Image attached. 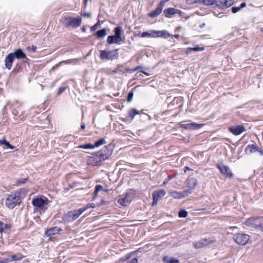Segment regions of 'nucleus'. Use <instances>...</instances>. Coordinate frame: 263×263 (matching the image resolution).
<instances>
[{"label":"nucleus","mask_w":263,"mask_h":263,"mask_svg":"<svg viewBox=\"0 0 263 263\" xmlns=\"http://www.w3.org/2000/svg\"><path fill=\"white\" fill-rule=\"evenodd\" d=\"M81 61L80 59H69L67 60L63 61L61 62L59 64L62 63H64L66 64H77L79 63Z\"/></svg>","instance_id":"obj_28"},{"label":"nucleus","mask_w":263,"mask_h":263,"mask_svg":"<svg viewBox=\"0 0 263 263\" xmlns=\"http://www.w3.org/2000/svg\"><path fill=\"white\" fill-rule=\"evenodd\" d=\"M21 68V65L19 64H17L15 68L13 69V72L15 73H17L19 71V69Z\"/></svg>","instance_id":"obj_56"},{"label":"nucleus","mask_w":263,"mask_h":263,"mask_svg":"<svg viewBox=\"0 0 263 263\" xmlns=\"http://www.w3.org/2000/svg\"><path fill=\"white\" fill-rule=\"evenodd\" d=\"M95 189L97 190V192H99L101 190H103V187L101 185H97L95 186Z\"/></svg>","instance_id":"obj_57"},{"label":"nucleus","mask_w":263,"mask_h":263,"mask_svg":"<svg viewBox=\"0 0 263 263\" xmlns=\"http://www.w3.org/2000/svg\"><path fill=\"white\" fill-rule=\"evenodd\" d=\"M170 195L175 199H181L189 195L187 191L184 190L182 192L172 191L170 193Z\"/></svg>","instance_id":"obj_18"},{"label":"nucleus","mask_w":263,"mask_h":263,"mask_svg":"<svg viewBox=\"0 0 263 263\" xmlns=\"http://www.w3.org/2000/svg\"><path fill=\"white\" fill-rule=\"evenodd\" d=\"M185 3L189 5H192L196 4H200V0H186Z\"/></svg>","instance_id":"obj_44"},{"label":"nucleus","mask_w":263,"mask_h":263,"mask_svg":"<svg viewBox=\"0 0 263 263\" xmlns=\"http://www.w3.org/2000/svg\"><path fill=\"white\" fill-rule=\"evenodd\" d=\"M183 12L179 9H177V12H176V14H178L180 16H181L182 15Z\"/></svg>","instance_id":"obj_59"},{"label":"nucleus","mask_w":263,"mask_h":263,"mask_svg":"<svg viewBox=\"0 0 263 263\" xmlns=\"http://www.w3.org/2000/svg\"><path fill=\"white\" fill-rule=\"evenodd\" d=\"M107 42L109 44L116 43L120 45L123 42V40H120L115 35H111L107 37Z\"/></svg>","instance_id":"obj_20"},{"label":"nucleus","mask_w":263,"mask_h":263,"mask_svg":"<svg viewBox=\"0 0 263 263\" xmlns=\"http://www.w3.org/2000/svg\"><path fill=\"white\" fill-rule=\"evenodd\" d=\"M119 57L118 49L112 50H100V58L106 61L118 59Z\"/></svg>","instance_id":"obj_3"},{"label":"nucleus","mask_w":263,"mask_h":263,"mask_svg":"<svg viewBox=\"0 0 263 263\" xmlns=\"http://www.w3.org/2000/svg\"><path fill=\"white\" fill-rule=\"evenodd\" d=\"M99 26H100V22L99 21H98L94 25L91 27L90 31L92 32L95 31L97 28Z\"/></svg>","instance_id":"obj_50"},{"label":"nucleus","mask_w":263,"mask_h":263,"mask_svg":"<svg viewBox=\"0 0 263 263\" xmlns=\"http://www.w3.org/2000/svg\"><path fill=\"white\" fill-rule=\"evenodd\" d=\"M37 47L36 46L32 45L31 46H28L26 48V49L29 51L32 52H35L36 51Z\"/></svg>","instance_id":"obj_47"},{"label":"nucleus","mask_w":263,"mask_h":263,"mask_svg":"<svg viewBox=\"0 0 263 263\" xmlns=\"http://www.w3.org/2000/svg\"><path fill=\"white\" fill-rule=\"evenodd\" d=\"M22 191V190L21 189L14 193H11L8 196L5 201V205L8 208L13 209L20 204L22 202L21 198Z\"/></svg>","instance_id":"obj_1"},{"label":"nucleus","mask_w":263,"mask_h":263,"mask_svg":"<svg viewBox=\"0 0 263 263\" xmlns=\"http://www.w3.org/2000/svg\"><path fill=\"white\" fill-rule=\"evenodd\" d=\"M15 58L12 55V53H9L5 60V65L8 69L10 70L12 68L13 62Z\"/></svg>","instance_id":"obj_16"},{"label":"nucleus","mask_w":263,"mask_h":263,"mask_svg":"<svg viewBox=\"0 0 263 263\" xmlns=\"http://www.w3.org/2000/svg\"><path fill=\"white\" fill-rule=\"evenodd\" d=\"M179 125L186 129L194 130L199 129L203 126L202 124H198L196 123H184L183 122H180L179 123Z\"/></svg>","instance_id":"obj_12"},{"label":"nucleus","mask_w":263,"mask_h":263,"mask_svg":"<svg viewBox=\"0 0 263 263\" xmlns=\"http://www.w3.org/2000/svg\"><path fill=\"white\" fill-rule=\"evenodd\" d=\"M233 239L237 244L239 245H245L249 241L250 236L244 233H238L234 235Z\"/></svg>","instance_id":"obj_8"},{"label":"nucleus","mask_w":263,"mask_h":263,"mask_svg":"<svg viewBox=\"0 0 263 263\" xmlns=\"http://www.w3.org/2000/svg\"><path fill=\"white\" fill-rule=\"evenodd\" d=\"M164 263H178L179 260L178 259L173 257H168L166 256H164L162 259Z\"/></svg>","instance_id":"obj_26"},{"label":"nucleus","mask_w":263,"mask_h":263,"mask_svg":"<svg viewBox=\"0 0 263 263\" xmlns=\"http://www.w3.org/2000/svg\"><path fill=\"white\" fill-rule=\"evenodd\" d=\"M177 12V9L174 8H169L167 9H165L163 11V13L166 17H170L171 16L174 15L176 14V12Z\"/></svg>","instance_id":"obj_23"},{"label":"nucleus","mask_w":263,"mask_h":263,"mask_svg":"<svg viewBox=\"0 0 263 263\" xmlns=\"http://www.w3.org/2000/svg\"><path fill=\"white\" fill-rule=\"evenodd\" d=\"M105 143L106 142H105V139L104 138H101L99 140L96 141L95 142L94 144H93V146H94V148H95L96 147H99L100 145L105 144Z\"/></svg>","instance_id":"obj_38"},{"label":"nucleus","mask_w":263,"mask_h":263,"mask_svg":"<svg viewBox=\"0 0 263 263\" xmlns=\"http://www.w3.org/2000/svg\"><path fill=\"white\" fill-rule=\"evenodd\" d=\"M263 218L261 217H252L247 219L246 224L257 230Z\"/></svg>","instance_id":"obj_7"},{"label":"nucleus","mask_w":263,"mask_h":263,"mask_svg":"<svg viewBox=\"0 0 263 263\" xmlns=\"http://www.w3.org/2000/svg\"><path fill=\"white\" fill-rule=\"evenodd\" d=\"M11 228V224L4 223L0 221V233L4 232L6 230H9Z\"/></svg>","instance_id":"obj_32"},{"label":"nucleus","mask_w":263,"mask_h":263,"mask_svg":"<svg viewBox=\"0 0 263 263\" xmlns=\"http://www.w3.org/2000/svg\"><path fill=\"white\" fill-rule=\"evenodd\" d=\"M122 28L120 26H117L114 29V35L119 38L120 40H123L122 37Z\"/></svg>","instance_id":"obj_29"},{"label":"nucleus","mask_w":263,"mask_h":263,"mask_svg":"<svg viewBox=\"0 0 263 263\" xmlns=\"http://www.w3.org/2000/svg\"><path fill=\"white\" fill-rule=\"evenodd\" d=\"M23 256L21 253L12 255L10 256V262L13 261H19L22 259Z\"/></svg>","instance_id":"obj_30"},{"label":"nucleus","mask_w":263,"mask_h":263,"mask_svg":"<svg viewBox=\"0 0 263 263\" xmlns=\"http://www.w3.org/2000/svg\"><path fill=\"white\" fill-rule=\"evenodd\" d=\"M10 262L9 258H6L4 259L0 258V263H8Z\"/></svg>","instance_id":"obj_53"},{"label":"nucleus","mask_w":263,"mask_h":263,"mask_svg":"<svg viewBox=\"0 0 263 263\" xmlns=\"http://www.w3.org/2000/svg\"><path fill=\"white\" fill-rule=\"evenodd\" d=\"M157 37H161L164 39H167L171 36V34L168 32L167 31L163 30H157Z\"/></svg>","instance_id":"obj_25"},{"label":"nucleus","mask_w":263,"mask_h":263,"mask_svg":"<svg viewBox=\"0 0 263 263\" xmlns=\"http://www.w3.org/2000/svg\"><path fill=\"white\" fill-rule=\"evenodd\" d=\"M170 0H161L158 6L157 7L158 8H159L161 11H162V9L163 8V7L165 5V4L168 2Z\"/></svg>","instance_id":"obj_45"},{"label":"nucleus","mask_w":263,"mask_h":263,"mask_svg":"<svg viewBox=\"0 0 263 263\" xmlns=\"http://www.w3.org/2000/svg\"><path fill=\"white\" fill-rule=\"evenodd\" d=\"M259 151L260 148L256 144H249L246 147L245 152L247 154H250L256 152L259 153Z\"/></svg>","instance_id":"obj_19"},{"label":"nucleus","mask_w":263,"mask_h":263,"mask_svg":"<svg viewBox=\"0 0 263 263\" xmlns=\"http://www.w3.org/2000/svg\"><path fill=\"white\" fill-rule=\"evenodd\" d=\"M63 23L67 27L75 28L81 26L82 23V18L81 17H72L70 16H65L63 17Z\"/></svg>","instance_id":"obj_4"},{"label":"nucleus","mask_w":263,"mask_h":263,"mask_svg":"<svg viewBox=\"0 0 263 263\" xmlns=\"http://www.w3.org/2000/svg\"><path fill=\"white\" fill-rule=\"evenodd\" d=\"M157 30H150L142 32L140 36L141 37H157Z\"/></svg>","instance_id":"obj_21"},{"label":"nucleus","mask_w":263,"mask_h":263,"mask_svg":"<svg viewBox=\"0 0 263 263\" xmlns=\"http://www.w3.org/2000/svg\"><path fill=\"white\" fill-rule=\"evenodd\" d=\"M179 36H180L178 34H174V35H172V37H174L176 39H178L179 37Z\"/></svg>","instance_id":"obj_64"},{"label":"nucleus","mask_w":263,"mask_h":263,"mask_svg":"<svg viewBox=\"0 0 263 263\" xmlns=\"http://www.w3.org/2000/svg\"><path fill=\"white\" fill-rule=\"evenodd\" d=\"M257 231H258L263 234V220L261 222V224L259 226V227Z\"/></svg>","instance_id":"obj_55"},{"label":"nucleus","mask_w":263,"mask_h":263,"mask_svg":"<svg viewBox=\"0 0 263 263\" xmlns=\"http://www.w3.org/2000/svg\"><path fill=\"white\" fill-rule=\"evenodd\" d=\"M130 201L128 200L127 197L119 198L118 200V203L123 206H126L129 203Z\"/></svg>","instance_id":"obj_33"},{"label":"nucleus","mask_w":263,"mask_h":263,"mask_svg":"<svg viewBox=\"0 0 263 263\" xmlns=\"http://www.w3.org/2000/svg\"><path fill=\"white\" fill-rule=\"evenodd\" d=\"M27 180V178H20L17 180L15 185L17 186H19L22 184H24L26 183Z\"/></svg>","instance_id":"obj_43"},{"label":"nucleus","mask_w":263,"mask_h":263,"mask_svg":"<svg viewBox=\"0 0 263 263\" xmlns=\"http://www.w3.org/2000/svg\"><path fill=\"white\" fill-rule=\"evenodd\" d=\"M88 0H84V8H86V7H87V2H88Z\"/></svg>","instance_id":"obj_62"},{"label":"nucleus","mask_w":263,"mask_h":263,"mask_svg":"<svg viewBox=\"0 0 263 263\" xmlns=\"http://www.w3.org/2000/svg\"><path fill=\"white\" fill-rule=\"evenodd\" d=\"M130 263H138V259L136 258H132L130 261Z\"/></svg>","instance_id":"obj_58"},{"label":"nucleus","mask_w":263,"mask_h":263,"mask_svg":"<svg viewBox=\"0 0 263 263\" xmlns=\"http://www.w3.org/2000/svg\"><path fill=\"white\" fill-rule=\"evenodd\" d=\"M104 161V160L102 159V157H101L100 154L97 152L88 158L87 162L88 165L95 166L101 165L102 162Z\"/></svg>","instance_id":"obj_9"},{"label":"nucleus","mask_w":263,"mask_h":263,"mask_svg":"<svg viewBox=\"0 0 263 263\" xmlns=\"http://www.w3.org/2000/svg\"><path fill=\"white\" fill-rule=\"evenodd\" d=\"M0 145H5L8 148H10L11 149H13L15 148V146L10 144V143L8 141H7L5 138H4L3 140H0Z\"/></svg>","instance_id":"obj_34"},{"label":"nucleus","mask_w":263,"mask_h":263,"mask_svg":"<svg viewBox=\"0 0 263 263\" xmlns=\"http://www.w3.org/2000/svg\"><path fill=\"white\" fill-rule=\"evenodd\" d=\"M83 213L81 208L69 211L64 216L65 220L71 222L77 219Z\"/></svg>","instance_id":"obj_5"},{"label":"nucleus","mask_w":263,"mask_h":263,"mask_svg":"<svg viewBox=\"0 0 263 263\" xmlns=\"http://www.w3.org/2000/svg\"><path fill=\"white\" fill-rule=\"evenodd\" d=\"M99 192H97V190L95 189L94 192H93V199H95V198L97 197V195H98V193Z\"/></svg>","instance_id":"obj_60"},{"label":"nucleus","mask_w":263,"mask_h":263,"mask_svg":"<svg viewBox=\"0 0 263 263\" xmlns=\"http://www.w3.org/2000/svg\"><path fill=\"white\" fill-rule=\"evenodd\" d=\"M31 202L32 205L39 211H45L48 208V200L46 197L44 198L40 197L34 198Z\"/></svg>","instance_id":"obj_2"},{"label":"nucleus","mask_w":263,"mask_h":263,"mask_svg":"<svg viewBox=\"0 0 263 263\" xmlns=\"http://www.w3.org/2000/svg\"><path fill=\"white\" fill-rule=\"evenodd\" d=\"M166 194V192L164 190H159L154 191L152 194L153 196V205L156 204L159 199L163 197Z\"/></svg>","instance_id":"obj_14"},{"label":"nucleus","mask_w":263,"mask_h":263,"mask_svg":"<svg viewBox=\"0 0 263 263\" xmlns=\"http://www.w3.org/2000/svg\"><path fill=\"white\" fill-rule=\"evenodd\" d=\"M142 68V66H138L133 69L126 68V71L129 72V73H132V72H134L136 71V70H137L140 68Z\"/></svg>","instance_id":"obj_46"},{"label":"nucleus","mask_w":263,"mask_h":263,"mask_svg":"<svg viewBox=\"0 0 263 263\" xmlns=\"http://www.w3.org/2000/svg\"><path fill=\"white\" fill-rule=\"evenodd\" d=\"M78 148L83 149H92L94 148V146H93V144H92L87 143L86 144L81 145L78 146Z\"/></svg>","instance_id":"obj_39"},{"label":"nucleus","mask_w":263,"mask_h":263,"mask_svg":"<svg viewBox=\"0 0 263 263\" xmlns=\"http://www.w3.org/2000/svg\"><path fill=\"white\" fill-rule=\"evenodd\" d=\"M215 0H200V4L205 6H210L215 4Z\"/></svg>","instance_id":"obj_37"},{"label":"nucleus","mask_w":263,"mask_h":263,"mask_svg":"<svg viewBox=\"0 0 263 263\" xmlns=\"http://www.w3.org/2000/svg\"><path fill=\"white\" fill-rule=\"evenodd\" d=\"M234 3V0H224V9L231 7Z\"/></svg>","instance_id":"obj_40"},{"label":"nucleus","mask_w":263,"mask_h":263,"mask_svg":"<svg viewBox=\"0 0 263 263\" xmlns=\"http://www.w3.org/2000/svg\"><path fill=\"white\" fill-rule=\"evenodd\" d=\"M67 86L61 87L59 88L58 91L57 92V96L61 95L62 93H63L65 90L67 89Z\"/></svg>","instance_id":"obj_49"},{"label":"nucleus","mask_w":263,"mask_h":263,"mask_svg":"<svg viewBox=\"0 0 263 263\" xmlns=\"http://www.w3.org/2000/svg\"><path fill=\"white\" fill-rule=\"evenodd\" d=\"M214 242V240L211 238H203L198 241L193 242V246L196 249H201L206 246L212 244Z\"/></svg>","instance_id":"obj_10"},{"label":"nucleus","mask_w":263,"mask_h":263,"mask_svg":"<svg viewBox=\"0 0 263 263\" xmlns=\"http://www.w3.org/2000/svg\"><path fill=\"white\" fill-rule=\"evenodd\" d=\"M233 13H236L240 10L239 7H233L231 9Z\"/></svg>","instance_id":"obj_51"},{"label":"nucleus","mask_w":263,"mask_h":263,"mask_svg":"<svg viewBox=\"0 0 263 263\" xmlns=\"http://www.w3.org/2000/svg\"><path fill=\"white\" fill-rule=\"evenodd\" d=\"M74 187V183L73 184H70L68 185V187H65L64 188L65 192L68 191L70 189H73Z\"/></svg>","instance_id":"obj_52"},{"label":"nucleus","mask_w":263,"mask_h":263,"mask_svg":"<svg viewBox=\"0 0 263 263\" xmlns=\"http://www.w3.org/2000/svg\"><path fill=\"white\" fill-rule=\"evenodd\" d=\"M186 184L187 189L185 191H187V194L190 195L197 186V180L195 178H187L186 180Z\"/></svg>","instance_id":"obj_13"},{"label":"nucleus","mask_w":263,"mask_h":263,"mask_svg":"<svg viewBox=\"0 0 263 263\" xmlns=\"http://www.w3.org/2000/svg\"><path fill=\"white\" fill-rule=\"evenodd\" d=\"M204 49V48L203 47H199L198 46H197L196 47H188L187 48L184 52L188 54H190L191 53V52H193V51H195V52H197V51H203V50Z\"/></svg>","instance_id":"obj_24"},{"label":"nucleus","mask_w":263,"mask_h":263,"mask_svg":"<svg viewBox=\"0 0 263 263\" xmlns=\"http://www.w3.org/2000/svg\"><path fill=\"white\" fill-rule=\"evenodd\" d=\"M81 127L82 129L84 130L85 129V124L84 123H82L81 125Z\"/></svg>","instance_id":"obj_63"},{"label":"nucleus","mask_w":263,"mask_h":263,"mask_svg":"<svg viewBox=\"0 0 263 263\" xmlns=\"http://www.w3.org/2000/svg\"><path fill=\"white\" fill-rule=\"evenodd\" d=\"M215 4L221 9H224V0H215Z\"/></svg>","instance_id":"obj_36"},{"label":"nucleus","mask_w":263,"mask_h":263,"mask_svg":"<svg viewBox=\"0 0 263 263\" xmlns=\"http://www.w3.org/2000/svg\"><path fill=\"white\" fill-rule=\"evenodd\" d=\"M113 151V145L109 144L105 146L101 150L98 152L102 160H107L112 154Z\"/></svg>","instance_id":"obj_6"},{"label":"nucleus","mask_w":263,"mask_h":263,"mask_svg":"<svg viewBox=\"0 0 263 263\" xmlns=\"http://www.w3.org/2000/svg\"><path fill=\"white\" fill-rule=\"evenodd\" d=\"M246 5H247L246 3L245 2H243V3H241L240 6L239 7L240 8V9H241V8L245 7L246 6Z\"/></svg>","instance_id":"obj_61"},{"label":"nucleus","mask_w":263,"mask_h":263,"mask_svg":"<svg viewBox=\"0 0 263 263\" xmlns=\"http://www.w3.org/2000/svg\"><path fill=\"white\" fill-rule=\"evenodd\" d=\"M161 12L162 11L157 7L154 10L149 13L148 15L151 18H154L159 15Z\"/></svg>","instance_id":"obj_31"},{"label":"nucleus","mask_w":263,"mask_h":263,"mask_svg":"<svg viewBox=\"0 0 263 263\" xmlns=\"http://www.w3.org/2000/svg\"><path fill=\"white\" fill-rule=\"evenodd\" d=\"M138 114H139L138 110L135 108H132L128 111V116L131 119H133L136 115Z\"/></svg>","instance_id":"obj_35"},{"label":"nucleus","mask_w":263,"mask_h":263,"mask_svg":"<svg viewBox=\"0 0 263 263\" xmlns=\"http://www.w3.org/2000/svg\"><path fill=\"white\" fill-rule=\"evenodd\" d=\"M187 215V212L185 210L182 209L178 212V216L180 218H185Z\"/></svg>","instance_id":"obj_41"},{"label":"nucleus","mask_w":263,"mask_h":263,"mask_svg":"<svg viewBox=\"0 0 263 263\" xmlns=\"http://www.w3.org/2000/svg\"><path fill=\"white\" fill-rule=\"evenodd\" d=\"M12 53V55L14 58H16L18 60L20 59H26L28 60V58L26 57V54L23 52L22 49L18 48L15 49L14 51Z\"/></svg>","instance_id":"obj_17"},{"label":"nucleus","mask_w":263,"mask_h":263,"mask_svg":"<svg viewBox=\"0 0 263 263\" xmlns=\"http://www.w3.org/2000/svg\"><path fill=\"white\" fill-rule=\"evenodd\" d=\"M81 15L83 16V17H87L88 18H89L91 17V14L87 12H84L81 13Z\"/></svg>","instance_id":"obj_54"},{"label":"nucleus","mask_w":263,"mask_h":263,"mask_svg":"<svg viewBox=\"0 0 263 263\" xmlns=\"http://www.w3.org/2000/svg\"><path fill=\"white\" fill-rule=\"evenodd\" d=\"M96 207V205L95 203H88L86 205H85L84 207L82 208V210H83V212H85L89 208H95Z\"/></svg>","instance_id":"obj_42"},{"label":"nucleus","mask_w":263,"mask_h":263,"mask_svg":"<svg viewBox=\"0 0 263 263\" xmlns=\"http://www.w3.org/2000/svg\"><path fill=\"white\" fill-rule=\"evenodd\" d=\"M107 34L106 29L103 28L101 30H98L96 33L95 35L98 39L103 38Z\"/></svg>","instance_id":"obj_27"},{"label":"nucleus","mask_w":263,"mask_h":263,"mask_svg":"<svg viewBox=\"0 0 263 263\" xmlns=\"http://www.w3.org/2000/svg\"><path fill=\"white\" fill-rule=\"evenodd\" d=\"M229 130L234 135L237 136L241 134L242 132L245 131L246 129L243 125H238L230 127L229 129Z\"/></svg>","instance_id":"obj_15"},{"label":"nucleus","mask_w":263,"mask_h":263,"mask_svg":"<svg viewBox=\"0 0 263 263\" xmlns=\"http://www.w3.org/2000/svg\"><path fill=\"white\" fill-rule=\"evenodd\" d=\"M134 96V92L133 91H130L128 92L127 97V101L130 102L132 101Z\"/></svg>","instance_id":"obj_48"},{"label":"nucleus","mask_w":263,"mask_h":263,"mask_svg":"<svg viewBox=\"0 0 263 263\" xmlns=\"http://www.w3.org/2000/svg\"><path fill=\"white\" fill-rule=\"evenodd\" d=\"M61 229L58 227H53L47 230L45 234L47 237H51L52 235L58 234Z\"/></svg>","instance_id":"obj_22"},{"label":"nucleus","mask_w":263,"mask_h":263,"mask_svg":"<svg viewBox=\"0 0 263 263\" xmlns=\"http://www.w3.org/2000/svg\"><path fill=\"white\" fill-rule=\"evenodd\" d=\"M217 167L219 170L221 174L228 178H231L233 174L231 170L228 166L225 165L222 163H218L217 164Z\"/></svg>","instance_id":"obj_11"}]
</instances>
